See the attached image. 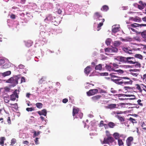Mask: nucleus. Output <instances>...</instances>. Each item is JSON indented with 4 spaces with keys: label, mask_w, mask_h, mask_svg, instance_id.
<instances>
[{
    "label": "nucleus",
    "mask_w": 146,
    "mask_h": 146,
    "mask_svg": "<svg viewBox=\"0 0 146 146\" xmlns=\"http://www.w3.org/2000/svg\"><path fill=\"white\" fill-rule=\"evenodd\" d=\"M115 74L110 73V76H111V78H116L117 79H114L112 78L111 80L113 82L118 85H122L123 84V80H122V77H119L116 75H115Z\"/></svg>",
    "instance_id": "1"
},
{
    "label": "nucleus",
    "mask_w": 146,
    "mask_h": 146,
    "mask_svg": "<svg viewBox=\"0 0 146 146\" xmlns=\"http://www.w3.org/2000/svg\"><path fill=\"white\" fill-rule=\"evenodd\" d=\"M131 59H134V58L133 57H125L122 56H119L117 57L116 58V59L119 60L120 62L128 63H129V61H131V60H129Z\"/></svg>",
    "instance_id": "2"
},
{
    "label": "nucleus",
    "mask_w": 146,
    "mask_h": 146,
    "mask_svg": "<svg viewBox=\"0 0 146 146\" xmlns=\"http://www.w3.org/2000/svg\"><path fill=\"white\" fill-rule=\"evenodd\" d=\"M19 91L17 90H15L13 92V94L10 96V100L13 101H15L16 98H19Z\"/></svg>",
    "instance_id": "3"
},
{
    "label": "nucleus",
    "mask_w": 146,
    "mask_h": 146,
    "mask_svg": "<svg viewBox=\"0 0 146 146\" xmlns=\"http://www.w3.org/2000/svg\"><path fill=\"white\" fill-rule=\"evenodd\" d=\"M19 78L17 76L11 77L7 80L8 83H11L13 85H16L18 83Z\"/></svg>",
    "instance_id": "4"
},
{
    "label": "nucleus",
    "mask_w": 146,
    "mask_h": 146,
    "mask_svg": "<svg viewBox=\"0 0 146 146\" xmlns=\"http://www.w3.org/2000/svg\"><path fill=\"white\" fill-rule=\"evenodd\" d=\"M106 52L109 53H115L118 51V49L116 47H113L111 48H107L105 49Z\"/></svg>",
    "instance_id": "5"
},
{
    "label": "nucleus",
    "mask_w": 146,
    "mask_h": 146,
    "mask_svg": "<svg viewBox=\"0 0 146 146\" xmlns=\"http://www.w3.org/2000/svg\"><path fill=\"white\" fill-rule=\"evenodd\" d=\"M98 92V90L97 89H93L90 90L86 92V94L88 96H90L94 95Z\"/></svg>",
    "instance_id": "6"
},
{
    "label": "nucleus",
    "mask_w": 146,
    "mask_h": 146,
    "mask_svg": "<svg viewBox=\"0 0 146 146\" xmlns=\"http://www.w3.org/2000/svg\"><path fill=\"white\" fill-rule=\"evenodd\" d=\"M139 4H137L138 8L140 10L144 9L146 7V3L142 1H139L138 2Z\"/></svg>",
    "instance_id": "7"
},
{
    "label": "nucleus",
    "mask_w": 146,
    "mask_h": 146,
    "mask_svg": "<svg viewBox=\"0 0 146 146\" xmlns=\"http://www.w3.org/2000/svg\"><path fill=\"white\" fill-rule=\"evenodd\" d=\"M133 60H131V61H129V64H135V66L136 67L140 68L141 67V64L140 63L135 61V60L134 59H132Z\"/></svg>",
    "instance_id": "8"
},
{
    "label": "nucleus",
    "mask_w": 146,
    "mask_h": 146,
    "mask_svg": "<svg viewBox=\"0 0 146 146\" xmlns=\"http://www.w3.org/2000/svg\"><path fill=\"white\" fill-rule=\"evenodd\" d=\"M133 138L132 137H129L126 140V143L127 146H131L132 143L133 141Z\"/></svg>",
    "instance_id": "9"
},
{
    "label": "nucleus",
    "mask_w": 146,
    "mask_h": 146,
    "mask_svg": "<svg viewBox=\"0 0 146 146\" xmlns=\"http://www.w3.org/2000/svg\"><path fill=\"white\" fill-rule=\"evenodd\" d=\"M122 79H127L128 80V81H124L123 82V84H131L132 83V81L131 80H130L129 78L127 77H122Z\"/></svg>",
    "instance_id": "10"
},
{
    "label": "nucleus",
    "mask_w": 146,
    "mask_h": 146,
    "mask_svg": "<svg viewBox=\"0 0 146 146\" xmlns=\"http://www.w3.org/2000/svg\"><path fill=\"white\" fill-rule=\"evenodd\" d=\"M102 96L100 95H97L93 96L91 98L92 100L94 102H96L99 100Z\"/></svg>",
    "instance_id": "11"
},
{
    "label": "nucleus",
    "mask_w": 146,
    "mask_h": 146,
    "mask_svg": "<svg viewBox=\"0 0 146 146\" xmlns=\"http://www.w3.org/2000/svg\"><path fill=\"white\" fill-rule=\"evenodd\" d=\"M92 70V68L90 66H87L84 70V72L88 76Z\"/></svg>",
    "instance_id": "12"
},
{
    "label": "nucleus",
    "mask_w": 146,
    "mask_h": 146,
    "mask_svg": "<svg viewBox=\"0 0 146 146\" xmlns=\"http://www.w3.org/2000/svg\"><path fill=\"white\" fill-rule=\"evenodd\" d=\"M107 133H108V134H107V135L108 136V140L109 144L110 143H112L114 141V138L110 136L109 132L108 131H107Z\"/></svg>",
    "instance_id": "13"
},
{
    "label": "nucleus",
    "mask_w": 146,
    "mask_h": 146,
    "mask_svg": "<svg viewBox=\"0 0 146 146\" xmlns=\"http://www.w3.org/2000/svg\"><path fill=\"white\" fill-rule=\"evenodd\" d=\"M94 17L95 18H96L99 21L101 20L102 19V16L100 14V13L98 12H96L94 14Z\"/></svg>",
    "instance_id": "14"
},
{
    "label": "nucleus",
    "mask_w": 146,
    "mask_h": 146,
    "mask_svg": "<svg viewBox=\"0 0 146 146\" xmlns=\"http://www.w3.org/2000/svg\"><path fill=\"white\" fill-rule=\"evenodd\" d=\"M100 20L101 21V22L98 24V29L97 30L98 31H99L101 29L100 27L103 25V23L104 22L105 19H101Z\"/></svg>",
    "instance_id": "15"
},
{
    "label": "nucleus",
    "mask_w": 146,
    "mask_h": 146,
    "mask_svg": "<svg viewBox=\"0 0 146 146\" xmlns=\"http://www.w3.org/2000/svg\"><path fill=\"white\" fill-rule=\"evenodd\" d=\"M129 20L133 21H134L137 22H140L141 21L140 19L137 17H136L135 18L130 17L129 18Z\"/></svg>",
    "instance_id": "16"
},
{
    "label": "nucleus",
    "mask_w": 146,
    "mask_h": 146,
    "mask_svg": "<svg viewBox=\"0 0 146 146\" xmlns=\"http://www.w3.org/2000/svg\"><path fill=\"white\" fill-rule=\"evenodd\" d=\"M38 113L40 115H44L45 116H46L47 114L46 111L45 109H43L41 111H38Z\"/></svg>",
    "instance_id": "17"
},
{
    "label": "nucleus",
    "mask_w": 146,
    "mask_h": 146,
    "mask_svg": "<svg viewBox=\"0 0 146 146\" xmlns=\"http://www.w3.org/2000/svg\"><path fill=\"white\" fill-rule=\"evenodd\" d=\"M19 67L20 69L23 70L22 71L23 73H26V70L25 66L22 64H20L19 66Z\"/></svg>",
    "instance_id": "18"
},
{
    "label": "nucleus",
    "mask_w": 146,
    "mask_h": 146,
    "mask_svg": "<svg viewBox=\"0 0 146 146\" xmlns=\"http://www.w3.org/2000/svg\"><path fill=\"white\" fill-rule=\"evenodd\" d=\"M79 109L78 108H74L72 111V115L73 116H74L75 114L78 113L79 111Z\"/></svg>",
    "instance_id": "19"
},
{
    "label": "nucleus",
    "mask_w": 146,
    "mask_h": 146,
    "mask_svg": "<svg viewBox=\"0 0 146 146\" xmlns=\"http://www.w3.org/2000/svg\"><path fill=\"white\" fill-rule=\"evenodd\" d=\"M113 137L115 139H119V138L121 137V135H120L119 133H115L113 134Z\"/></svg>",
    "instance_id": "20"
},
{
    "label": "nucleus",
    "mask_w": 146,
    "mask_h": 146,
    "mask_svg": "<svg viewBox=\"0 0 146 146\" xmlns=\"http://www.w3.org/2000/svg\"><path fill=\"white\" fill-rule=\"evenodd\" d=\"M107 107L108 108L110 109H112L117 108L116 107V105L115 104H109Z\"/></svg>",
    "instance_id": "21"
},
{
    "label": "nucleus",
    "mask_w": 146,
    "mask_h": 146,
    "mask_svg": "<svg viewBox=\"0 0 146 146\" xmlns=\"http://www.w3.org/2000/svg\"><path fill=\"white\" fill-rule=\"evenodd\" d=\"M123 50L126 53H127L129 54L132 53L131 52L132 51V50L129 49L127 47H124L123 48Z\"/></svg>",
    "instance_id": "22"
},
{
    "label": "nucleus",
    "mask_w": 146,
    "mask_h": 146,
    "mask_svg": "<svg viewBox=\"0 0 146 146\" xmlns=\"http://www.w3.org/2000/svg\"><path fill=\"white\" fill-rule=\"evenodd\" d=\"M53 17H52L51 15H49L45 19V21H46L48 20L51 21L53 20Z\"/></svg>",
    "instance_id": "23"
},
{
    "label": "nucleus",
    "mask_w": 146,
    "mask_h": 146,
    "mask_svg": "<svg viewBox=\"0 0 146 146\" xmlns=\"http://www.w3.org/2000/svg\"><path fill=\"white\" fill-rule=\"evenodd\" d=\"M11 71H8L2 73V75L3 76L5 77L11 74Z\"/></svg>",
    "instance_id": "24"
},
{
    "label": "nucleus",
    "mask_w": 146,
    "mask_h": 146,
    "mask_svg": "<svg viewBox=\"0 0 146 146\" xmlns=\"http://www.w3.org/2000/svg\"><path fill=\"white\" fill-rule=\"evenodd\" d=\"M5 140V138L4 137H1L0 138V145L2 146L4 145V141Z\"/></svg>",
    "instance_id": "25"
},
{
    "label": "nucleus",
    "mask_w": 146,
    "mask_h": 146,
    "mask_svg": "<svg viewBox=\"0 0 146 146\" xmlns=\"http://www.w3.org/2000/svg\"><path fill=\"white\" fill-rule=\"evenodd\" d=\"M102 66L101 64H99L96 66L95 69L96 70H101L102 69Z\"/></svg>",
    "instance_id": "26"
},
{
    "label": "nucleus",
    "mask_w": 146,
    "mask_h": 146,
    "mask_svg": "<svg viewBox=\"0 0 146 146\" xmlns=\"http://www.w3.org/2000/svg\"><path fill=\"white\" fill-rule=\"evenodd\" d=\"M113 72H116L117 73V74H123L124 72L121 69L117 70H113Z\"/></svg>",
    "instance_id": "27"
},
{
    "label": "nucleus",
    "mask_w": 146,
    "mask_h": 146,
    "mask_svg": "<svg viewBox=\"0 0 146 146\" xmlns=\"http://www.w3.org/2000/svg\"><path fill=\"white\" fill-rule=\"evenodd\" d=\"M106 69L110 71L113 72L114 70L111 68V66L106 65L105 67Z\"/></svg>",
    "instance_id": "28"
},
{
    "label": "nucleus",
    "mask_w": 146,
    "mask_h": 146,
    "mask_svg": "<svg viewBox=\"0 0 146 146\" xmlns=\"http://www.w3.org/2000/svg\"><path fill=\"white\" fill-rule=\"evenodd\" d=\"M108 125L110 128H113L115 126V124L113 122H110L108 123Z\"/></svg>",
    "instance_id": "29"
},
{
    "label": "nucleus",
    "mask_w": 146,
    "mask_h": 146,
    "mask_svg": "<svg viewBox=\"0 0 146 146\" xmlns=\"http://www.w3.org/2000/svg\"><path fill=\"white\" fill-rule=\"evenodd\" d=\"M109 9V7L108 6L105 5L103 6L102 8L101 9L102 11H106Z\"/></svg>",
    "instance_id": "30"
},
{
    "label": "nucleus",
    "mask_w": 146,
    "mask_h": 146,
    "mask_svg": "<svg viewBox=\"0 0 146 146\" xmlns=\"http://www.w3.org/2000/svg\"><path fill=\"white\" fill-rule=\"evenodd\" d=\"M141 36L143 39V40L146 42V32H143L141 33Z\"/></svg>",
    "instance_id": "31"
},
{
    "label": "nucleus",
    "mask_w": 146,
    "mask_h": 146,
    "mask_svg": "<svg viewBox=\"0 0 146 146\" xmlns=\"http://www.w3.org/2000/svg\"><path fill=\"white\" fill-rule=\"evenodd\" d=\"M119 30V28L118 27H115L113 28L112 30V33H115Z\"/></svg>",
    "instance_id": "32"
},
{
    "label": "nucleus",
    "mask_w": 146,
    "mask_h": 146,
    "mask_svg": "<svg viewBox=\"0 0 146 146\" xmlns=\"http://www.w3.org/2000/svg\"><path fill=\"white\" fill-rule=\"evenodd\" d=\"M36 106L38 108H41L42 107L43 104L42 103H36Z\"/></svg>",
    "instance_id": "33"
},
{
    "label": "nucleus",
    "mask_w": 146,
    "mask_h": 146,
    "mask_svg": "<svg viewBox=\"0 0 146 146\" xmlns=\"http://www.w3.org/2000/svg\"><path fill=\"white\" fill-rule=\"evenodd\" d=\"M136 88L138 90H139V92L141 93L142 92V90L141 88V86L140 85L138 84H136Z\"/></svg>",
    "instance_id": "34"
},
{
    "label": "nucleus",
    "mask_w": 146,
    "mask_h": 146,
    "mask_svg": "<svg viewBox=\"0 0 146 146\" xmlns=\"http://www.w3.org/2000/svg\"><path fill=\"white\" fill-rule=\"evenodd\" d=\"M128 120L130 122H131L133 123H137V121H136V120L133 118L132 117H130Z\"/></svg>",
    "instance_id": "35"
},
{
    "label": "nucleus",
    "mask_w": 146,
    "mask_h": 146,
    "mask_svg": "<svg viewBox=\"0 0 146 146\" xmlns=\"http://www.w3.org/2000/svg\"><path fill=\"white\" fill-rule=\"evenodd\" d=\"M121 42L118 41H116L114 42L113 45L115 46H118L121 44Z\"/></svg>",
    "instance_id": "36"
},
{
    "label": "nucleus",
    "mask_w": 146,
    "mask_h": 146,
    "mask_svg": "<svg viewBox=\"0 0 146 146\" xmlns=\"http://www.w3.org/2000/svg\"><path fill=\"white\" fill-rule=\"evenodd\" d=\"M134 56L135 58H139L140 59H142L143 58L142 56L139 54H136Z\"/></svg>",
    "instance_id": "37"
},
{
    "label": "nucleus",
    "mask_w": 146,
    "mask_h": 146,
    "mask_svg": "<svg viewBox=\"0 0 146 146\" xmlns=\"http://www.w3.org/2000/svg\"><path fill=\"white\" fill-rule=\"evenodd\" d=\"M125 97H133V98H131L129 99L130 100H134L135 99V95H130V94H125Z\"/></svg>",
    "instance_id": "38"
},
{
    "label": "nucleus",
    "mask_w": 146,
    "mask_h": 146,
    "mask_svg": "<svg viewBox=\"0 0 146 146\" xmlns=\"http://www.w3.org/2000/svg\"><path fill=\"white\" fill-rule=\"evenodd\" d=\"M118 143L119 146H121L122 145H123L124 143L122 141V140L121 139H118Z\"/></svg>",
    "instance_id": "39"
},
{
    "label": "nucleus",
    "mask_w": 146,
    "mask_h": 146,
    "mask_svg": "<svg viewBox=\"0 0 146 146\" xmlns=\"http://www.w3.org/2000/svg\"><path fill=\"white\" fill-rule=\"evenodd\" d=\"M117 117L121 121L123 122L125 121L124 118L120 115H117Z\"/></svg>",
    "instance_id": "40"
},
{
    "label": "nucleus",
    "mask_w": 146,
    "mask_h": 146,
    "mask_svg": "<svg viewBox=\"0 0 146 146\" xmlns=\"http://www.w3.org/2000/svg\"><path fill=\"white\" fill-rule=\"evenodd\" d=\"M102 143L103 144H109L108 140V137L107 138H104V141Z\"/></svg>",
    "instance_id": "41"
},
{
    "label": "nucleus",
    "mask_w": 146,
    "mask_h": 146,
    "mask_svg": "<svg viewBox=\"0 0 146 146\" xmlns=\"http://www.w3.org/2000/svg\"><path fill=\"white\" fill-rule=\"evenodd\" d=\"M139 24L136 23H134L131 24L130 26L133 27L135 28L136 27H139Z\"/></svg>",
    "instance_id": "42"
},
{
    "label": "nucleus",
    "mask_w": 146,
    "mask_h": 146,
    "mask_svg": "<svg viewBox=\"0 0 146 146\" xmlns=\"http://www.w3.org/2000/svg\"><path fill=\"white\" fill-rule=\"evenodd\" d=\"M16 140L15 138L12 139L11 140V145H13L16 142Z\"/></svg>",
    "instance_id": "43"
},
{
    "label": "nucleus",
    "mask_w": 146,
    "mask_h": 146,
    "mask_svg": "<svg viewBox=\"0 0 146 146\" xmlns=\"http://www.w3.org/2000/svg\"><path fill=\"white\" fill-rule=\"evenodd\" d=\"M40 132L39 131L37 133L36 132V131H35L34 132L33 135V137H34L36 136H38L40 133Z\"/></svg>",
    "instance_id": "44"
},
{
    "label": "nucleus",
    "mask_w": 146,
    "mask_h": 146,
    "mask_svg": "<svg viewBox=\"0 0 146 146\" xmlns=\"http://www.w3.org/2000/svg\"><path fill=\"white\" fill-rule=\"evenodd\" d=\"M26 110L28 111H31L34 110V108H28L26 109Z\"/></svg>",
    "instance_id": "45"
},
{
    "label": "nucleus",
    "mask_w": 146,
    "mask_h": 146,
    "mask_svg": "<svg viewBox=\"0 0 146 146\" xmlns=\"http://www.w3.org/2000/svg\"><path fill=\"white\" fill-rule=\"evenodd\" d=\"M9 104L11 106H13V107L15 108H17V103H15V104Z\"/></svg>",
    "instance_id": "46"
},
{
    "label": "nucleus",
    "mask_w": 146,
    "mask_h": 146,
    "mask_svg": "<svg viewBox=\"0 0 146 146\" xmlns=\"http://www.w3.org/2000/svg\"><path fill=\"white\" fill-rule=\"evenodd\" d=\"M4 100L5 102L6 103H8L9 101V98L6 97H4Z\"/></svg>",
    "instance_id": "47"
},
{
    "label": "nucleus",
    "mask_w": 146,
    "mask_h": 146,
    "mask_svg": "<svg viewBox=\"0 0 146 146\" xmlns=\"http://www.w3.org/2000/svg\"><path fill=\"white\" fill-rule=\"evenodd\" d=\"M5 60L3 59H0V65L3 64L5 63Z\"/></svg>",
    "instance_id": "48"
},
{
    "label": "nucleus",
    "mask_w": 146,
    "mask_h": 146,
    "mask_svg": "<svg viewBox=\"0 0 146 146\" xmlns=\"http://www.w3.org/2000/svg\"><path fill=\"white\" fill-rule=\"evenodd\" d=\"M106 43L107 45H110L111 43L110 40L109 39H107L106 41Z\"/></svg>",
    "instance_id": "49"
},
{
    "label": "nucleus",
    "mask_w": 146,
    "mask_h": 146,
    "mask_svg": "<svg viewBox=\"0 0 146 146\" xmlns=\"http://www.w3.org/2000/svg\"><path fill=\"white\" fill-rule=\"evenodd\" d=\"M100 75L101 76H107L109 74L108 72H104L100 74Z\"/></svg>",
    "instance_id": "50"
},
{
    "label": "nucleus",
    "mask_w": 146,
    "mask_h": 146,
    "mask_svg": "<svg viewBox=\"0 0 146 146\" xmlns=\"http://www.w3.org/2000/svg\"><path fill=\"white\" fill-rule=\"evenodd\" d=\"M115 95L117 96L119 98L121 96L125 97V94H116Z\"/></svg>",
    "instance_id": "51"
},
{
    "label": "nucleus",
    "mask_w": 146,
    "mask_h": 146,
    "mask_svg": "<svg viewBox=\"0 0 146 146\" xmlns=\"http://www.w3.org/2000/svg\"><path fill=\"white\" fill-rule=\"evenodd\" d=\"M9 66L7 64H5L3 66V68H9Z\"/></svg>",
    "instance_id": "52"
},
{
    "label": "nucleus",
    "mask_w": 146,
    "mask_h": 146,
    "mask_svg": "<svg viewBox=\"0 0 146 146\" xmlns=\"http://www.w3.org/2000/svg\"><path fill=\"white\" fill-rule=\"evenodd\" d=\"M141 100L139 99L137 100V102L138 103V104L139 105H140V106H142L143 105V104L142 103H141Z\"/></svg>",
    "instance_id": "53"
},
{
    "label": "nucleus",
    "mask_w": 146,
    "mask_h": 146,
    "mask_svg": "<svg viewBox=\"0 0 146 146\" xmlns=\"http://www.w3.org/2000/svg\"><path fill=\"white\" fill-rule=\"evenodd\" d=\"M23 143L24 144H25L27 145H29V142L27 141H23Z\"/></svg>",
    "instance_id": "54"
},
{
    "label": "nucleus",
    "mask_w": 146,
    "mask_h": 146,
    "mask_svg": "<svg viewBox=\"0 0 146 146\" xmlns=\"http://www.w3.org/2000/svg\"><path fill=\"white\" fill-rule=\"evenodd\" d=\"M38 138L37 137H36L35 140V143L36 145H37L39 143L38 142Z\"/></svg>",
    "instance_id": "55"
},
{
    "label": "nucleus",
    "mask_w": 146,
    "mask_h": 146,
    "mask_svg": "<svg viewBox=\"0 0 146 146\" xmlns=\"http://www.w3.org/2000/svg\"><path fill=\"white\" fill-rule=\"evenodd\" d=\"M25 82V78L23 77H22L21 78V83L24 82Z\"/></svg>",
    "instance_id": "56"
},
{
    "label": "nucleus",
    "mask_w": 146,
    "mask_h": 146,
    "mask_svg": "<svg viewBox=\"0 0 146 146\" xmlns=\"http://www.w3.org/2000/svg\"><path fill=\"white\" fill-rule=\"evenodd\" d=\"M141 85L143 86H141V87L143 88V90L146 92V86L143 84H141Z\"/></svg>",
    "instance_id": "57"
},
{
    "label": "nucleus",
    "mask_w": 146,
    "mask_h": 146,
    "mask_svg": "<svg viewBox=\"0 0 146 146\" xmlns=\"http://www.w3.org/2000/svg\"><path fill=\"white\" fill-rule=\"evenodd\" d=\"M7 122H8V123L9 124H11V119H10V117H8V119H7Z\"/></svg>",
    "instance_id": "58"
},
{
    "label": "nucleus",
    "mask_w": 146,
    "mask_h": 146,
    "mask_svg": "<svg viewBox=\"0 0 146 146\" xmlns=\"http://www.w3.org/2000/svg\"><path fill=\"white\" fill-rule=\"evenodd\" d=\"M111 92L113 94H115L117 92V91L115 90H114L113 88H111Z\"/></svg>",
    "instance_id": "59"
},
{
    "label": "nucleus",
    "mask_w": 146,
    "mask_h": 146,
    "mask_svg": "<svg viewBox=\"0 0 146 146\" xmlns=\"http://www.w3.org/2000/svg\"><path fill=\"white\" fill-rule=\"evenodd\" d=\"M68 102V99L66 98L62 100V102L64 103H66Z\"/></svg>",
    "instance_id": "60"
},
{
    "label": "nucleus",
    "mask_w": 146,
    "mask_h": 146,
    "mask_svg": "<svg viewBox=\"0 0 146 146\" xmlns=\"http://www.w3.org/2000/svg\"><path fill=\"white\" fill-rule=\"evenodd\" d=\"M15 15L13 14H11L10 16V17L13 19H15Z\"/></svg>",
    "instance_id": "61"
},
{
    "label": "nucleus",
    "mask_w": 146,
    "mask_h": 146,
    "mask_svg": "<svg viewBox=\"0 0 146 146\" xmlns=\"http://www.w3.org/2000/svg\"><path fill=\"white\" fill-rule=\"evenodd\" d=\"M113 65L114 67H115L116 68H118V66H119V65L118 64L115 63H113Z\"/></svg>",
    "instance_id": "62"
},
{
    "label": "nucleus",
    "mask_w": 146,
    "mask_h": 146,
    "mask_svg": "<svg viewBox=\"0 0 146 146\" xmlns=\"http://www.w3.org/2000/svg\"><path fill=\"white\" fill-rule=\"evenodd\" d=\"M142 135L143 137H146V132L142 131Z\"/></svg>",
    "instance_id": "63"
},
{
    "label": "nucleus",
    "mask_w": 146,
    "mask_h": 146,
    "mask_svg": "<svg viewBox=\"0 0 146 146\" xmlns=\"http://www.w3.org/2000/svg\"><path fill=\"white\" fill-rule=\"evenodd\" d=\"M143 79L145 80V81L146 82V74L143 75Z\"/></svg>",
    "instance_id": "64"
}]
</instances>
